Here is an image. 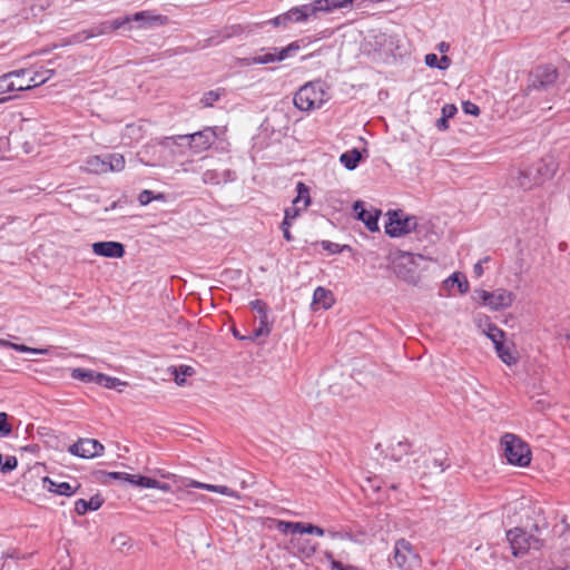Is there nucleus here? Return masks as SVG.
I'll return each mask as SVG.
<instances>
[{"mask_svg":"<svg viewBox=\"0 0 570 570\" xmlns=\"http://www.w3.org/2000/svg\"><path fill=\"white\" fill-rule=\"evenodd\" d=\"M330 99V87L322 80L306 82L295 92L293 102L301 111L320 109Z\"/></svg>","mask_w":570,"mask_h":570,"instance_id":"obj_1","label":"nucleus"},{"mask_svg":"<svg viewBox=\"0 0 570 570\" xmlns=\"http://www.w3.org/2000/svg\"><path fill=\"white\" fill-rule=\"evenodd\" d=\"M503 455L510 464L527 466L531 461V451L519 436L507 433L501 439Z\"/></svg>","mask_w":570,"mask_h":570,"instance_id":"obj_2","label":"nucleus"},{"mask_svg":"<svg viewBox=\"0 0 570 570\" xmlns=\"http://www.w3.org/2000/svg\"><path fill=\"white\" fill-rule=\"evenodd\" d=\"M216 127H206L203 130H199L194 134L187 135H178L175 137H166L160 142L164 146H168V141H174L177 144V140L186 139L188 140V145L194 153H202L212 147V145L217 139Z\"/></svg>","mask_w":570,"mask_h":570,"instance_id":"obj_3","label":"nucleus"},{"mask_svg":"<svg viewBox=\"0 0 570 570\" xmlns=\"http://www.w3.org/2000/svg\"><path fill=\"white\" fill-rule=\"evenodd\" d=\"M299 49L298 43L292 42L288 46L278 49L272 48L269 51L265 49H261L259 53L253 57H245L238 60L240 66L249 67L252 65H267L276 61H283L288 58L292 53L296 52Z\"/></svg>","mask_w":570,"mask_h":570,"instance_id":"obj_4","label":"nucleus"},{"mask_svg":"<svg viewBox=\"0 0 570 570\" xmlns=\"http://www.w3.org/2000/svg\"><path fill=\"white\" fill-rule=\"evenodd\" d=\"M507 540L514 557H523L531 549L539 550L542 546L540 539L527 533L521 528L507 531Z\"/></svg>","mask_w":570,"mask_h":570,"instance_id":"obj_5","label":"nucleus"},{"mask_svg":"<svg viewBox=\"0 0 570 570\" xmlns=\"http://www.w3.org/2000/svg\"><path fill=\"white\" fill-rule=\"evenodd\" d=\"M474 294L476 299H480L484 306L492 311L509 308L515 298V295L505 288H498L493 292L478 289Z\"/></svg>","mask_w":570,"mask_h":570,"instance_id":"obj_6","label":"nucleus"},{"mask_svg":"<svg viewBox=\"0 0 570 570\" xmlns=\"http://www.w3.org/2000/svg\"><path fill=\"white\" fill-rule=\"evenodd\" d=\"M385 233L391 237H400L414 230L417 226L415 216H404L402 212H389Z\"/></svg>","mask_w":570,"mask_h":570,"instance_id":"obj_7","label":"nucleus"},{"mask_svg":"<svg viewBox=\"0 0 570 570\" xmlns=\"http://www.w3.org/2000/svg\"><path fill=\"white\" fill-rule=\"evenodd\" d=\"M392 562L400 570H419L420 568L417 554L412 550L410 542L404 539L396 541Z\"/></svg>","mask_w":570,"mask_h":570,"instance_id":"obj_8","label":"nucleus"},{"mask_svg":"<svg viewBox=\"0 0 570 570\" xmlns=\"http://www.w3.org/2000/svg\"><path fill=\"white\" fill-rule=\"evenodd\" d=\"M416 257L410 253H402L394 264L396 276L410 284L417 282Z\"/></svg>","mask_w":570,"mask_h":570,"instance_id":"obj_9","label":"nucleus"},{"mask_svg":"<svg viewBox=\"0 0 570 570\" xmlns=\"http://www.w3.org/2000/svg\"><path fill=\"white\" fill-rule=\"evenodd\" d=\"M558 69L553 65L538 66L531 73V87L535 89H548L558 80Z\"/></svg>","mask_w":570,"mask_h":570,"instance_id":"obj_10","label":"nucleus"},{"mask_svg":"<svg viewBox=\"0 0 570 570\" xmlns=\"http://www.w3.org/2000/svg\"><path fill=\"white\" fill-rule=\"evenodd\" d=\"M104 450V445L95 439H79L68 449L72 455H77L82 459H94L102 455Z\"/></svg>","mask_w":570,"mask_h":570,"instance_id":"obj_11","label":"nucleus"},{"mask_svg":"<svg viewBox=\"0 0 570 570\" xmlns=\"http://www.w3.org/2000/svg\"><path fill=\"white\" fill-rule=\"evenodd\" d=\"M556 164L552 159H541L523 170V177L532 176V183L542 184L556 173Z\"/></svg>","mask_w":570,"mask_h":570,"instance_id":"obj_12","label":"nucleus"},{"mask_svg":"<svg viewBox=\"0 0 570 570\" xmlns=\"http://www.w3.org/2000/svg\"><path fill=\"white\" fill-rule=\"evenodd\" d=\"M126 20V26L131 22H137L139 28H149L153 26H163L167 22V17L161 14H155L153 11L146 10L136 12L134 14H127L121 18Z\"/></svg>","mask_w":570,"mask_h":570,"instance_id":"obj_13","label":"nucleus"},{"mask_svg":"<svg viewBox=\"0 0 570 570\" xmlns=\"http://www.w3.org/2000/svg\"><path fill=\"white\" fill-rule=\"evenodd\" d=\"M296 190L297 196L293 200V206L285 209L284 220H287L289 223H292V220L299 215V212L302 209H305L311 203L308 188L306 187L305 184L298 183L296 185Z\"/></svg>","mask_w":570,"mask_h":570,"instance_id":"obj_14","label":"nucleus"},{"mask_svg":"<svg viewBox=\"0 0 570 570\" xmlns=\"http://www.w3.org/2000/svg\"><path fill=\"white\" fill-rule=\"evenodd\" d=\"M318 12H322L321 2L315 0L311 3L292 8L286 12V14L288 22H304L309 17L316 16Z\"/></svg>","mask_w":570,"mask_h":570,"instance_id":"obj_15","label":"nucleus"},{"mask_svg":"<svg viewBox=\"0 0 570 570\" xmlns=\"http://www.w3.org/2000/svg\"><path fill=\"white\" fill-rule=\"evenodd\" d=\"M288 549L301 559H309L316 552V543L309 539L293 535L288 541Z\"/></svg>","mask_w":570,"mask_h":570,"instance_id":"obj_16","label":"nucleus"},{"mask_svg":"<svg viewBox=\"0 0 570 570\" xmlns=\"http://www.w3.org/2000/svg\"><path fill=\"white\" fill-rule=\"evenodd\" d=\"M30 73L28 69H18L14 71L7 72L0 77V95L28 90V87H23L24 83H16L12 78H20Z\"/></svg>","mask_w":570,"mask_h":570,"instance_id":"obj_17","label":"nucleus"},{"mask_svg":"<svg viewBox=\"0 0 570 570\" xmlns=\"http://www.w3.org/2000/svg\"><path fill=\"white\" fill-rule=\"evenodd\" d=\"M92 252L102 257L121 258L125 255V246L118 242H97L92 244Z\"/></svg>","mask_w":570,"mask_h":570,"instance_id":"obj_18","label":"nucleus"},{"mask_svg":"<svg viewBox=\"0 0 570 570\" xmlns=\"http://www.w3.org/2000/svg\"><path fill=\"white\" fill-rule=\"evenodd\" d=\"M126 27V20H121V18L115 20H107L99 22L88 29L87 38H95L99 36L110 35L111 32Z\"/></svg>","mask_w":570,"mask_h":570,"instance_id":"obj_19","label":"nucleus"},{"mask_svg":"<svg viewBox=\"0 0 570 570\" xmlns=\"http://www.w3.org/2000/svg\"><path fill=\"white\" fill-rule=\"evenodd\" d=\"M353 208L357 214V218L365 224L370 232L379 230L377 222L381 214L380 210H366L361 200L355 202Z\"/></svg>","mask_w":570,"mask_h":570,"instance_id":"obj_20","label":"nucleus"},{"mask_svg":"<svg viewBox=\"0 0 570 570\" xmlns=\"http://www.w3.org/2000/svg\"><path fill=\"white\" fill-rule=\"evenodd\" d=\"M203 181L205 184L218 185L220 183L233 181L236 178L235 171L230 169H225L223 171H218L215 169H208L203 174Z\"/></svg>","mask_w":570,"mask_h":570,"instance_id":"obj_21","label":"nucleus"},{"mask_svg":"<svg viewBox=\"0 0 570 570\" xmlns=\"http://www.w3.org/2000/svg\"><path fill=\"white\" fill-rule=\"evenodd\" d=\"M244 28L240 24H233L225 27L222 31L217 33V36H213L206 40V45L204 47H209L214 45H219L226 39H230L233 37L242 35Z\"/></svg>","mask_w":570,"mask_h":570,"instance_id":"obj_22","label":"nucleus"},{"mask_svg":"<svg viewBox=\"0 0 570 570\" xmlns=\"http://www.w3.org/2000/svg\"><path fill=\"white\" fill-rule=\"evenodd\" d=\"M186 487L196 488V489H203L210 492H217L227 497L232 498H239L238 493L234 491L233 489L226 487V485H214L208 483L198 482L195 480H188V482L185 484Z\"/></svg>","mask_w":570,"mask_h":570,"instance_id":"obj_23","label":"nucleus"},{"mask_svg":"<svg viewBox=\"0 0 570 570\" xmlns=\"http://www.w3.org/2000/svg\"><path fill=\"white\" fill-rule=\"evenodd\" d=\"M42 487H43V489H46L49 492H53V493H57L60 495H67V497L72 495L76 491V488H73L70 483H68V482L57 483L48 476H45L42 479Z\"/></svg>","mask_w":570,"mask_h":570,"instance_id":"obj_24","label":"nucleus"},{"mask_svg":"<svg viewBox=\"0 0 570 570\" xmlns=\"http://www.w3.org/2000/svg\"><path fill=\"white\" fill-rule=\"evenodd\" d=\"M335 299L334 295L330 289L318 286L313 294V306H321L324 309H328L333 306Z\"/></svg>","mask_w":570,"mask_h":570,"instance_id":"obj_25","label":"nucleus"},{"mask_svg":"<svg viewBox=\"0 0 570 570\" xmlns=\"http://www.w3.org/2000/svg\"><path fill=\"white\" fill-rule=\"evenodd\" d=\"M104 503V499L100 495H94L89 500L79 499L75 502V511L82 515L88 511L98 510Z\"/></svg>","mask_w":570,"mask_h":570,"instance_id":"obj_26","label":"nucleus"},{"mask_svg":"<svg viewBox=\"0 0 570 570\" xmlns=\"http://www.w3.org/2000/svg\"><path fill=\"white\" fill-rule=\"evenodd\" d=\"M483 333L492 341L494 348L503 343L505 333L484 317Z\"/></svg>","mask_w":570,"mask_h":570,"instance_id":"obj_27","label":"nucleus"},{"mask_svg":"<svg viewBox=\"0 0 570 570\" xmlns=\"http://www.w3.org/2000/svg\"><path fill=\"white\" fill-rule=\"evenodd\" d=\"M85 169L92 174H107V156H91L86 160Z\"/></svg>","mask_w":570,"mask_h":570,"instance_id":"obj_28","label":"nucleus"},{"mask_svg":"<svg viewBox=\"0 0 570 570\" xmlns=\"http://www.w3.org/2000/svg\"><path fill=\"white\" fill-rule=\"evenodd\" d=\"M495 352L499 358L507 365L511 366L517 363V352L511 345H507L504 342L495 347Z\"/></svg>","mask_w":570,"mask_h":570,"instance_id":"obj_29","label":"nucleus"},{"mask_svg":"<svg viewBox=\"0 0 570 570\" xmlns=\"http://www.w3.org/2000/svg\"><path fill=\"white\" fill-rule=\"evenodd\" d=\"M362 155L358 149L353 148L348 151H345L341 155L340 161L347 169L353 170L357 167Z\"/></svg>","mask_w":570,"mask_h":570,"instance_id":"obj_30","label":"nucleus"},{"mask_svg":"<svg viewBox=\"0 0 570 570\" xmlns=\"http://www.w3.org/2000/svg\"><path fill=\"white\" fill-rule=\"evenodd\" d=\"M52 76L53 69H42L39 71H35L33 75L29 77L28 83H24L23 87H28V90L38 87L48 81Z\"/></svg>","mask_w":570,"mask_h":570,"instance_id":"obj_31","label":"nucleus"},{"mask_svg":"<svg viewBox=\"0 0 570 570\" xmlns=\"http://www.w3.org/2000/svg\"><path fill=\"white\" fill-rule=\"evenodd\" d=\"M0 346L2 347H10L17 352H21V353H31V354H36V355H45L48 353V350L47 348H33V347H29L27 345H23V344H16V343H12V342H9L7 340H3V338H0Z\"/></svg>","mask_w":570,"mask_h":570,"instance_id":"obj_32","label":"nucleus"},{"mask_svg":"<svg viewBox=\"0 0 570 570\" xmlns=\"http://www.w3.org/2000/svg\"><path fill=\"white\" fill-rule=\"evenodd\" d=\"M99 375H100V373H98V372H95L92 370L81 368V367L73 368L71 372L72 379L79 380V381L86 382V383L94 382L97 384Z\"/></svg>","mask_w":570,"mask_h":570,"instance_id":"obj_33","label":"nucleus"},{"mask_svg":"<svg viewBox=\"0 0 570 570\" xmlns=\"http://www.w3.org/2000/svg\"><path fill=\"white\" fill-rule=\"evenodd\" d=\"M410 449V444L407 441H397L396 443H392L389 449V455L395 462L402 460V458L407 454Z\"/></svg>","mask_w":570,"mask_h":570,"instance_id":"obj_34","label":"nucleus"},{"mask_svg":"<svg viewBox=\"0 0 570 570\" xmlns=\"http://www.w3.org/2000/svg\"><path fill=\"white\" fill-rule=\"evenodd\" d=\"M271 333V326L268 323V315L259 317V325L255 328L250 335L247 336L249 341H254L258 337H266Z\"/></svg>","mask_w":570,"mask_h":570,"instance_id":"obj_35","label":"nucleus"},{"mask_svg":"<svg viewBox=\"0 0 570 570\" xmlns=\"http://www.w3.org/2000/svg\"><path fill=\"white\" fill-rule=\"evenodd\" d=\"M107 156V171H121L125 168V158L120 154H109Z\"/></svg>","mask_w":570,"mask_h":570,"instance_id":"obj_36","label":"nucleus"},{"mask_svg":"<svg viewBox=\"0 0 570 570\" xmlns=\"http://www.w3.org/2000/svg\"><path fill=\"white\" fill-rule=\"evenodd\" d=\"M322 12H331L334 9L347 8L353 4V0H318Z\"/></svg>","mask_w":570,"mask_h":570,"instance_id":"obj_37","label":"nucleus"},{"mask_svg":"<svg viewBox=\"0 0 570 570\" xmlns=\"http://www.w3.org/2000/svg\"><path fill=\"white\" fill-rule=\"evenodd\" d=\"M98 385H101L104 387H107V389H118L119 391H121L119 387L120 386H126L127 383L117 379V377H111V376H108L106 374H102L100 373V375L98 376Z\"/></svg>","mask_w":570,"mask_h":570,"instance_id":"obj_38","label":"nucleus"},{"mask_svg":"<svg viewBox=\"0 0 570 570\" xmlns=\"http://www.w3.org/2000/svg\"><path fill=\"white\" fill-rule=\"evenodd\" d=\"M195 373V370L188 365H180L179 367L173 368V374L175 375V382L177 385H184L186 382V376H191Z\"/></svg>","mask_w":570,"mask_h":570,"instance_id":"obj_39","label":"nucleus"},{"mask_svg":"<svg viewBox=\"0 0 570 570\" xmlns=\"http://www.w3.org/2000/svg\"><path fill=\"white\" fill-rule=\"evenodd\" d=\"M445 284L448 286L458 285V288L461 294H464L469 291V283L465 277H462L459 273H453L446 281Z\"/></svg>","mask_w":570,"mask_h":570,"instance_id":"obj_40","label":"nucleus"},{"mask_svg":"<svg viewBox=\"0 0 570 570\" xmlns=\"http://www.w3.org/2000/svg\"><path fill=\"white\" fill-rule=\"evenodd\" d=\"M126 482H129L136 487L141 488H151V485L156 484V480L144 476V475H136V474H129V476H126Z\"/></svg>","mask_w":570,"mask_h":570,"instance_id":"obj_41","label":"nucleus"},{"mask_svg":"<svg viewBox=\"0 0 570 570\" xmlns=\"http://www.w3.org/2000/svg\"><path fill=\"white\" fill-rule=\"evenodd\" d=\"M111 542L120 552H125L132 547L131 539L124 533H118L117 535H115Z\"/></svg>","mask_w":570,"mask_h":570,"instance_id":"obj_42","label":"nucleus"},{"mask_svg":"<svg viewBox=\"0 0 570 570\" xmlns=\"http://www.w3.org/2000/svg\"><path fill=\"white\" fill-rule=\"evenodd\" d=\"M50 6V0H29V10L37 16Z\"/></svg>","mask_w":570,"mask_h":570,"instance_id":"obj_43","label":"nucleus"},{"mask_svg":"<svg viewBox=\"0 0 570 570\" xmlns=\"http://www.w3.org/2000/svg\"><path fill=\"white\" fill-rule=\"evenodd\" d=\"M220 97L219 91L210 90L205 92L200 99V102L204 107H212Z\"/></svg>","mask_w":570,"mask_h":570,"instance_id":"obj_44","label":"nucleus"},{"mask_svg":"<svg viewBox=\"0 0 570 570\" xmlns=\"http://www.w3.org/2000/svg\"><path fill=\"white\" fill-rule=\"evenodd\" d=\"M12 431L11 425L8 422V414L0 412V438L8 436Z\"/></svg>","mask_w":570,"mask_h":570,"instance_id":"obj_45","label":"nucleus"},{"mask_svg":"<svg viewBox=\"0 0 570 570\" xmlns=\"http://www.w3.org/2000/svg\"><path fill=\"white\" fill-rule=\"evenodd\" d=\"M18 465V460L16 456H7L6 461H1V473L7 474L14 470Z\"/></svg>","mask_w":570,"mask_h":570,"instance_id":"obj_46","label":"nucleus"},{"mask_svg":"<svg viewBox=\"0 0 570 570\" xmlns=\"http://www.w3.org/2000/svg\"><path fill=\"white\" fill-rule=\"evenodd\" d=\"M322 245V248L324 250H327L330 252L331 254H337V253H341L344 248H347L348 246L344 245V246H341L336 243H333V242H330V240H323L321 243Z\"/></svg>","mask_w":570,"mask_h":570,"instance_id":"obj_47","label":"nucleus"},{"mask_svg":"<svg viewBox=\"0 0 570 570\" xmlns=\"http://www.w3.org/2000/svg\"><path fill=\"white\" fill-rule=\"evenodd\" d=\"M250 305H252V308L255 312H257L259 317H262L263 315H267V305L263 301H261V299L253 301L250 303Z\"/></svg>","mask_w":570,"mask_h":570,"instance_id":"obj_48","label":"nucleus"},{"mask_svg":"<svg viewBox=\"0 0 570 570\" xmlns=\"http://www.w3.org/2000/svg\"><path fill=\"white\" fill-rule=\"evenodd\" d=\"M153 197L154 193L151 190L144 189L138 195V202L141 206H146L153 200Z\"/></svg>","mask_w":570,"mask_h":570,"instance_id":"obj_49","label":"nucleus"},{"mask_svg":"<svg viewBox=\"0 0 570 570\" xmlns=\"http://www.w3.org/2000/svg\"><path fill=\"white\" fill-rule=\"evenodd\" d=\"M518 184L523 189H530L532 186L537 185L532 183V176L523 177V171H521L518 177Z\"/></svg>","mask_w":570,"mask_h":570,"instance_id":"obj_50","label":"nucleus"},{"mask_svg":"<svg viewBox=\"0 0 570 570\" xmlns=\"http://www.w3.org/2000/svg\"><path fill=\"white\" fill-rule=\"evenodd\" d=\"M518 184L523 189H530L532 186L537 185L532 183V176L523 177V171H521L518 177Z\"/></svg>","mask_w":570,"mask_h":570,"instance_id":"obj_51","label":"nucleus"},{"mask_svg":"<svg viewBox=\"0 0 570 570\" xmlns=\"http://www.w3.org/2000/svg\"><path fill=\"white\" fill-rule=\"evenodd\" d=\"M462 108L465 114H469L472 116H478L480 114V108L471 101H464L462 104Z\"/></svg>","mask_w":570,"mask_h":570,"instance_id":"obj_52","label":"nucleus"},{"mask_svg":"<svg viewBox=\"0 0 570 570\" xmlns=\"http://www.w3.org/2000/svg\"><path fill=\"white\" fill-rule=\"evenodd\" d=\"M308 524L309 523H304V522H292V527H293L292 534L293 535L304 534V533L308 534V531H307Z\"/></svg>","mask_w":570,"mask_h":570,"instance_id":"obj_53","label":"nucleus"},{"mask_svg":"<svg viewBox=\"0 0 570 570\" xmlns=\"http://www.w3.org/2000/svg\"><path fill=\"white\" fill-rule=\"evenodd\" d=\"M276 529L284 534L292 533V531H293L292 522L278 520L276 522Z\"/></svg>","mask_w":570,"mask_h":570,"instance_id":"obj_54","label":"nucleus"},{"mask_svg":"<svg viewBox=\"0 0 570 570\" xmlns=\"http://www.w3.org/2000/svg\"><path fill=\"white\" fill-rule=\"evenodd\" d=\"M439 59L440 58L435 53H428L425 56V63L431 68H438V66H440Z\"/></svg>","mask_w":570,"mask_h":570,"instance_id":"obj_55","label":"nucleus"},{"mask_svg":"<svg viewBox=\"0 0 570 570\" xmlns=\"http://www.w3.org/2000/svg\"><path fill=\"white\" fill-rule=\"evenodd\" d=\"M458 109L454 105H445L442 108V116L445 118H451L456 114Z\"/></svg>","mask_w":570,"mask_h":570,"instance_id":"obj_56","label":"nucleus"},{"mask_svg":"<svg viewBox=\"0 0 570 570\" xmlns=\"http://www.w3.org/2000/svg\"><path fill=\"white\" fill-rule=\"evenodd\" d=\"M87 32H88V29L72 35L70 41L72 43H80V42H82L85 40H88L89 38L86 37Z\"/></svg>","mask_w":570,"mask_h":570,"instance_id":"obj_57","label":"nucleus"},{"mask_svg":"<svg viewBox=\"0 0 570 570\" xmlns=\"http://www.w3.org/2000/svg\"><path fill=\"white\" fill-rule=\"evenodd\" d=\"M291 223L287 220H283L281 228L283 230V236L287 242H291L293 239L292 234L289 232Z\"/></svg>","mask_w":570,"mask_h":570,"instance_id":"obj_58","label":"nucleus"},{"mask_svg":"<svg viewBox=\"0 0 570 570\" xmlns=\"http://www.w3.org/2000/svg\"><path fill=\"white\" fill-rule=\"evenodd\" d=\"M307 531H308V534H315L318 537H322L325 534V530L323 528H321L318 525H314L312 523L308 524Z\"/></svg>","mask_w":570,"mask_h":570,"instance_id":"obj_59","label":"nucleus"},{"mask_svg":"<svg viewBox=\"0 0 570 570\" xmlns=\"http://www.w3.org/2000/svg\"><path fill=\"white\" fill-rule=\"evenodd\" d=\"M274 26H286L288 23L287 14H281L272 20Z\"/></svg>","mask_w":570,"mask_h":570,"instance_id":"obj_60","label":"nucleus"},{"mask_svg":"<svg viewBox=\"0 0 570 570\" xmlns=\"http://www.w3.org/2000/svg\"><path fill=\"white\" fill-rule=\"evenodd\" d=\"M439 65L438 66V69L440 70H445L450 67L451 65V59L448 57V56H442L440 59H439Z\"/></svg>","mask_w":570,"mask_h":570,"instance_id":"obj_61","label":"nucleus"},{"mask_svg":"<svg viewBox=\"0 0 570 570\" xmlns=\"http://www.w3.org/2000/svg\"><path fill=\"white\" fill-rule=\"evenodd\" d=\"M333 570H360L356 567L353 566H344L340 561H333Z\"/></svg>","mask_w":570,"mask_h":570,"instance_id":"obj_62","label":"nucleus"},{"mask_svg":"<svg viewBox=\"0 0 570 570\" xmlns=\"http://www.w3.org/2000/svg\"><path fill=\"white\" fill-rule=\"evenodd\" d=\"M108 478L117 479V480H124L126 481V476H129V473L126 472H109L107 474Z\"/></svg>","mask_w":570,"mask_h":570,"instance_id":"obj_63","label":"nucleus"},{"mask_svg":"<svg viewBox=\"0 0 570 570\" xmlns=\"http://www.w3.org/2000/svg\"><path fill=\"white\" fill-rule=\"evenodd\" d=\"M436 127L439 130H445L448 128V118L441 117L436 120Z\"/></svg>","mask_w":570,"mask_h":570,"instance_id":"obj_64","label":"nucleus"}]
</instances>
